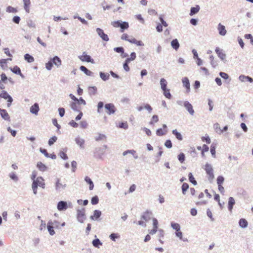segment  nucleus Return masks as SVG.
<instances>
[{
	"instance_id": "1",
	"label": "nucleus",
	"mask_w": 253,
	"mask_h": 253,
	"mask_svg": "<svg viewBox=\"0 0 253 253\" xmlns=\"http://www.w3.org/2000/svg\"><path fill=\"white\" fill-rule=\"evenodd\" d=\"M37 172L36 171H33L31 175V178L33 180L32 188L35 194H37V189L38 186L44 189L45 188V186L44 179L42 176H38L37 177Z\"/></svg>"
},
{
	"instance_id": "2",
	"label": "nucleus",
	"mask_w": 253,
	"mask_h": 253,
	"mask_svg": "<svg viewBox=\"0 0 253 253\" xmlns=\"http://www.w3.org/2000/svg\"><path fill=\"white\" fill-rule=\"evenodd\" d=\"M121 39L129 42L131 43L136 44L137 45L142 46L143 45V43L140 41H137L135 38L131 37L129 38V36L127 34H123L122 35Z\"/></svg>"
},
{
	"instance_id": "3",
	"label": "nucleus",
	"mask_w": 253,
	"mask_h": 253,
	"mask_svg": "<svg viewBox=\"0 0 253 253\" xmlns=\"http://www.w3.org/2000/svg\"><path fill=\"white\" fill-rule=\"evenodd\" d=\"M204 169L208 175V178L210 180H212L214 177L213 169L212 166L209 164H206L205 166Z\"/></svg>"
},
{
	"instance_id": "4",
	"label": "nucleus",
	"mask_w": 253,
	"mask_h": 253,
	"mask_svg": "<svg viewBox=\"0 0 253 253\" xmlns=\"http://www.w3.org/2000/svg\"><path fill=\"white\" fill-rule=\"evenodd\" d=\"M0 98H2L5 100H7L8 107H9L11 106L13 101V99L6 91H1V92L0 93Z\"/></svg>"
},
{
	"instance_id": "5",
	"label": "nucleus",
	"mask_w": 253,
	"mask_h": 253,
	"mask_svg": "<svg viewBox=\"0 0 253 253\" xmlns=\"http://www.w3.org/2000/svg\"><path fill=\"white\" fill-rule=\"evenodd\" d=\"M105 108L106 113L109 114H113L116 111V108L113 103H107L105 105Z\"/></svg>"
},
{
	"instance_id": "6",
	"label": "nucleus",
	"mask_w": 253,
	"mask_h": 253,
	"mask_svg": "<svg viewBox=\"0 0 253 253\" xmlns=\"http://www.w3.org/2000/svg\"><path fill=\"white\" fill-rule=\"evenodd\" d=\"M77 218L80 222H84L85 219V210L84 209L77 211Z\"/></svg>"
},
{
	"instance_id": "7",
	"label": "nucleus",
	"mask_w": 253,
	"mask_h": 253,
	"mask_svg": "<svg viewBox=\"0 0 253 253\" xmlns=\"http://www.w3.org/2000/svg\"><path fill=\"white\" fill-rule=\"evenodd\" d=\"M96 32L98 34V35L99 36V37L102 39V40L104 41H108L109 39L108 38V36L107 35L104 33L103 30H102L100 28H97Z\"/></svg>"
},
{
	"instance_id": "8",
	"label": "nucleus",
	"mask_w": 253,
	"mask_h": 253,
	"mask_svg": "<svg viewBox=\"0 0 253 253\" xmlns=\"http://www.w3.org/2000/svg\"><path fill=\"white\" fill-rule=\"evenodd\" d=\"M79 58L82 61H86L87 62L93 63L94 61L91 58L89 55H88L84 52V54L79 56Z\"/></svg>"
},
{
	"instance_id": "9",
	"label": "nucleus",
	"mask_w": 253,
	"mask_h": 253,
	"mask_svg": "<svg viewBox=\"0 0 253 253\" xmlns=\"http://www.w3.org/2000/svg\"><path fill=\"white\" fill-rule=\"evenodd\" d=\"M68 208L67 204L66 202L60 201L57 205V209L59 211L65 210Z\"/></svg>"
},
{
	"instance_id": "10",
	"label": "nucleus",
	"mask_w": 253,
	"mask_h": 253,
	"mask_svg": "<svg viewBox=\"0 0 253 253\" xmlns=\"http://www.w3.org/2000/svg\"><path fill=\"white\" fill-rule=\"evenodd\" d=\"M0 115L4 120L10 121L9 114L5 110L0 109Z\"/></svg>"
},
{
	"instance_id": "11",
	"label": "nucleus",
	"mask_w": 253,
	"mask_h": 253,
	"mask_svg": "<svg viewBox=\"0 0 253 253\" xmlns=\"http://www.w3.org/2000/svg\"><path fill=\"white\" fill-rule=\"evenodd\" d=\"M184 105L191 115L194 114V111L193 109L192 105L188 101H185L184 103Z\"/></svg>"
},
{
	"instance_id": "12",
	"label": "nucleus",
	"mask_w": 253,
	"mask_h": 253,
	"mask_svg": "<svg viewBox=\"0 0 253 253\" xmlns=\"http://www.w3.org/2000/svg\"><path fill=\"white\" fill-rule=\"evenodd\" d=\"M39 107L38 103H35L33 105H32L30 108V112L31 113L37 115L39 111Z\"/></svg>"
},
{
	"instance_id": "13",
	"label": "nucleus",
	"mask_w": 253,
	"mask_h": 253,
	"mask_svg": "<svg viewBox=\"0 0 253 253\" xmlns=\"http://www.w3.org/2000/svg\"><path fill=\"white\" fill-rule=\"evenodd\" d=\"M70 106L73 110L78 112H80L81 108L80 107V104L78 101H75L71 103Z\"/></svg>"
},
{
	"instance_id": "14",
	"label": "nucleus",
	"mask_w": 253,
	"mask_h": 253,
	"mask_svg": "<svg viewBox=\"0 0 253 253\" xmlns=\"http://www.w3.org/2000/svg\"><path fill=\"white\" fill-rule=\"evenodd\" d=\"M218 30L219 31V34L221 36L225 35L227 32L225 26L220 23L218 24Z\"/></svg>"
},
{
	"instance_id": "15",
	"label": "nucleus",
	"mask_w": 253,
	"mask_h": 253,
	"mask_svg": "<svg viewBox=\"0 0 253 253\" xmlns=\"http://www.w3.org/2000/svg\"><path fill=\"white\" fill-rule=\"evenodd\" d=\"M24 3V8L27 13L30 12V7L31 5L30 0H23Z\"/></svg>"
},
{
	"instance_id": "16",
	"label": "nucleus",
	"mask_w": 253,
	"mask_h": 253,
	"mask_svg": "<svg viewBox=\"0 0 253 253\" xmlns=\"http://www.w3.org/2000/svg\"><path fill=\"white\" fill-rule=\"evenodd\" d=\"M47 228L49 234L51 235H53L55 234V232L53 227V223L51 221H49L48 222Z\"/></svg>"
},
{
	"instance_id": "17",
	"label": "nucleus",
	"mask_w": 253,
	"mask_h": 253,
	"mask_svg": "<svg viewBox=\"0 0 253 253\" xmlns=\"http://www.w3.org/2000/svg\"><path fill=\"white\" fill-rule=\"evenodd\" d=\"M235 204V200L233 197H230L228 200V208L229 211H231L234 205Z\"/></svg>"
},
{
	"instance_id": "18",
	"label": "nucleus",
	"mask_w": 253,
	"mask_h": 253,
	"mask_svg": "<svg viewBox=\"0 0 253 253\" xmlns=\"http://www.w3.org/2000/svg\"><path fill=\"white\" fill-rule=\"evenodd\" d=\"M37 167L42 171H45L47 170V167L41 162L37 163Z\"/></svg>"
},
{
	"instance_id": "19",
	"label": "nucleus",
	"mask_w": 253,
	"mask_h": 253,
	"mask_svg": "<svg viewBox=\"0 0 253 253\" xmlns=\"http://www.w3.org/2000/svg\"><path fill=\"white\" fill-rule=\"evenodd\" d=\"M101 214L100 211L98 210H95L93 212V215L90 216V218L92 220H97Z\"/></svg>"
},
{
	"instance_id": "20",
	"label": "nucleus",
	"mask_w": 253,
	"mask_h": 253,
	"mask_svg": "<svg viewBox=\"0 0 253 253\" xmlns=\"http://www.w3.org/2000/svg\"><path fill=\"white\" fill-rule=\"evenodd\" d=\"M171 46L176 50H177L179 47V43L178 40L175 39L173 40L171 42Z\"/></svg>"
},
{
	"instance_id": "21",
	"label": "nucleus",
	"mask_w": 253,
	"mask_h": 253,
	"mask_svg": "<svg viewBox=\"0 0 253 253\" xmlns=\"http://www.w3.org/2000/svg\"><path fill=\"white\" fill-rule=\"evenodd\" d=\"M51 61L53 64H54L57 67H59L61 65V60L57 56L53 57Z\"/></svg>"
},
{
	"instance_id": "22",
	"label": "nucleus",
	"mask_w": 253,
	"mask_h": 253,
	"mask_svg": "<svg viewBox=\"0 0 253 253\" xmlns=\"http://www.w3.org/2000/svg\"><path fill=\"white\" fill-rule=\"evenodd\" d=\"M215 52L217 54L218 57L222 60H223L225 58V54L223 53L221 50L218 47H216L215 49Z\"/></svg>"
},
{
	"instance_id": "23",
	"label": "nucleus",
	"mask_w": 253,
	"mask_h": 253,
	"mask_svg": "<svg viewBox=\"0 0 253 253\" xmlns=\"http://www.w3.org/2000/svg\"><path fill=\"white\" fill-rule=\"evenodd\" d=\"M213 128L216 133L220 134L223 132V130L221 129L220 125L218 123H216L213 125Z\"/></svg>"
},
{
	"instance_id": "24",
	"label": "nucleus",
	"mask_w": 253,
	"mask_h": 253,
	"mask_svg": "<svg viewBox=\"0 0 253 253\" xmlns=\"http://www.w3.org/2000/svg\"><path fill=\"white\" fill-rule=\"evenodd\" d=\"M172 133L175 136V137L178 140L181 141L182 140L183 138L182 135L180 133L178 132L176 129L173 130Z\"/></svg>"
},
{
	"instance_id": "25",
	"label": "nucleus",
	"mask_w": 253,
	"mask_h": 253,
	"mask_svg": "<svg viewBox=\"0 0 253 253\" xmlns=\"http://www.w3.org/2000/svg\"><path fill=\"white\" fill-rule=\"evenodd\" d=\"M151 214V213L150 212H145L142 216L141 218L145 221H148L150 219Z\"/></svg>"
},
{
	"instance_id": "26",
	"label": "nucleus",
	"mask_w": 253,
	"mask_h": 253,
	"mask_svg": "<svg viewBox=\"0 0 253 253\" xmlns=\"http://www.w3.org/2000/svg\"><path fill=\"white\" fill-rule=\"evenodd\" d=\"M200 10V7L199 5H196V7H193L191 8L190 15H193L199 12Z\"/></svg>"
},
{
	"instance_id": "27",
	"label": "nucleus",
	"mask_w": 253,
	"mask_h": 253,
	"mask_svg": "<svg viewBox=\"0 0 253 253\" xmlns=\"http://www.w3.org/2000/svg\"><path fill=\"white\" fill-rule=\"evenodd\" d=\"M97 92V88L95 86H91L88 88V93L91 95L96 94Z\"/></svg>"
},
{
	"instance_id": "28",
	"label": "nucleus",
	"mask_w": 253,
	"mask_h": 253,
	"mask_svg": "<svg viewBox=\"0 0 253 253\" xmlns=\"http://www.w3.org/2000/svg\"><path fill=\"white\" fill-rule=\"evenodd\" d=\"M240 226L242 228H245L248 226L247 221L244 218H242L239 220V222Z\"/></svg>"
},
{
	"instance_id": "29",
	"label": "nucleus",
	"mask_w": 253,
	"mask_h": 253,
	"mask_svg": "<svg viewBox=\"0 0 253 253\" xmlns=\"http://www.w3.org/2000/svg\"><path fill=\"white\" fill-rule=\"evenodd\" d=\"M24 58L29 63L33 62L34 61V57L28 53L24 55Z\"/></svg>"
},
{
	"instance_id": "30",
	"label": "nucleus",
	"mask_w": 253,
	"mask_h": 253,
	"mask_svg": "<svg viewBox=\"0 0 253 253\" xmlns=\"http://www.w3.org/2000/svg\"><path fill=\"white\" fill-rule=\"evenodd\" d=\"M160 84L162 90L167 88V82L165 79H161L160 81Z\"/></svg>"
},
{
	"instance_id": "31",
	"label": "nucleus",
	"mask_w": 253,
	"mask_h": 253,
	"mask_svg": "<svg viewBox=\"0 0 253 253\" xmlns=\"http://www.w3.org/2000/svg\"><path fill=\"white\" fill-rule=\"evenodd\" d=\"M182 83L183 84V85L188 89H190V84L189 80L187 78H184L182 80Z\"/></svg>"
},
{
	"instance_id": "32",
	"label": "nucleus",
	"mask_w": 253,
	"mask_h": 253,
	"mask_svg": "<svg viewBox=\"0 0 253 253\" xmlns=\"http://www.w3.org/2000/svg\"><path fill=\"white\" fill-rule=\"evenodd\" d=\"M85 180L87 183L89 184V189L92 190L94 187V185L91 179L89 177L86 176L85 177Z\"/></svg>"
},
{
	"instance_id": "33",
	"label": "nucleus",
	"mask_w": 253,
	"mask_h": 253,
	"mask_svg": "<svg viewBox=\"0 0 253 253\" xmlns=\"http://www.w3.org/2000/svg\"><path fill=\"white\" fill-rule=\"evenodd\" d=\"M65 187V185L62 184L59 179H57L56 183V190H60L64 188Z\"/></svg>"
},
{
	"instance_id": "34",
	"label": "nucleus",
	"mask_w": 253,
	"mask_h": 253,
	"mask_svg": "<svg viewBox=\"0 0 253 253\" xmlns=\"http://www.w3.org/2000/svg\"><path fill=\"white\" fill-rule=\"evenodd\" d=\"M76 142L77 143V144L79 145L81 147H84V139L78 137L76 138Z\"/></svg>"
},
{
	"instance_id": "35",
	"label": "nucleus",
	"mask_w": 253,
	"mask_h": 253,
	"mask_svg": "<svg viewBox=\"0 0 253 253\" xmlns=\"http://www.w3.org/2000/svg\"><path fill=\"white\" fill-rule=\"evenodd\" d=\"M167 132V129L163 130L162 128H159L157 130L156 134L158 136H163L166 134Z\"/></svg>"
},
{
	"instance_id": "36",
	"label": "nucleus",
	"mask_w": 253,
	"mask_h": 253,
	"mask_svg": "<svg viewBox=\"0 0 253 253\" xmlns=\"http://www.w3.org/2000/svg\"><path fill=\"white\" fill-rule=\"evenodd\" d=\"M80 70L83 71L86 75L88 76L91 75V72L88 70L85 67L81 66L80 68Z\"/></svg>"
},
{
	"instance_id": "37",
	"label": "nucleus",
	"mask_w": 253,
	"mask_h": 253,
	"mask_svg": "<svg viewBox=\"0 0 253 253\" xmlns=\"http://www.w3.org/2000/svg\"><path fill=\"white\" fill-rule=\"evenodd\" d=\"M120 27L121 28V32H123L124 30L128 28V24L126 22H124L123 23H121Z\"/></svg>"
},
{
	"instance_id": "38",
	"label": "nucleus",
	"mask_w": 253,
	"mask_h": 253,
	"mask_svg": "<svg viewBox=\"0 0 253 253\" xmlns=\"http://www.w3.org/2000/svg\"><path fill=\"white\" fill-rule=\"evenodd\" d=\"M159 121V117L157 115H153L149 124L151 125H154V123L158 122Z\"/></svg>"
},
{
	"instance_id": "39",
	"label": "nucleus",
	"mask_w": 253,
	"mask_h": 253,
	"mask_svg": "<svg viewBox=\"0 0 253 253\" xmlns=\"http://www.w3.org/2000/svg\"><path fill=\"white\" fill-rule=\"evenodd\" d=\"M11 70L16 74L18 75L19 74H21V70L17 66H14L13 68L11 69Z\"/></svg>"
},
{
	"instance_id": "40",
	"label": "nucleus",
	"mask_w": 253,
	"mask_h": 253,
	"mask_svg": "<svg viewBox=\"0 0 253 253\" xmlns=\"http://www.w3.org/2000/svg\"><path fill=\"white\" fill-rule=\"evenodd\" d=\"M164 91V94L165 96V97L168 99H170L171 95L170 93L169 89L168 88H166V89L163 90Z\"/></svg>"
},
{
	"instance_id": "41",
	"label": "nucleus",
	"mask_w": 253,
	"mask_h": 253,
	"mask_svg": "<svg viewBox=\"0 0 253 253\" xmlns=\"http://www.w3.org/2000/svg\"><path fill=\"white\" fill-rule=\"evenodd\" d=\"M100 76L101 78L104 80L106 81L109 79V75L108 74H105L104 73L100 72Z\"/></svg>"
},
{
	"instance_id": "42",
	"label": "nucleus",
	"mask_w": 253,
	"mask_h": 253,
	"mask_svg": "<svg viewBox=\"0 0 253 253\" xmlns=\"http://www.w3.org/2000/svg\"><path fill=\"white\" fill-rule=\"evenodd\" d=\"M189 181L194 185L197 184V181L195 180V178L192 175V173L190 172L188 174Z\"/></svg>"
},
{
	"instance_id": "43",
	"label": "nucleus",
	"mask_w": 253,
	"mask_h": 253,
	"mask_svg": "<svg viewBox=\"0 0 253 253\" xmlns=\"http://www.w3.org/2000/svg\"><path fill=\"white\" fill-rule=\"evenodd\" d=\"M189 188V185L187 183H184L182 185V193L185 195L186 191Z\"/></svg>"
},
{
	"instance_id": "44",
	"label": "nucleus",
	"mask_w": 253,
	"mask_h": 253,
	"mask_svg": "<svg viewBox=\"0 0 253 253\" xmlns=\"http://www.w3.org/2000/svg\"><path fill=\"white\" fill-rule=\"evenodd\" d=\"M6 11L8 12L16 13L17 12V10L16 8L13 7L11 6H8L6 8Z\"/></svg>"
},
{
	"instance_id": "45",
	"label": "nucleus",
	"mask_w": 253,
	"mask_h": 253,
	"mask_svg": "<svg viewBox=\"0 0 253 253\" xmlns=\"http://www.w3.org/2000/svg\"><path fill=\"white\" fill-rule=\"evenodd\" d=\"M209 148L207 145L204 144L203 145L202 153H201L203 157L205 156V154H204L205 152H208L209 151Z\"/></svg>"
},
{
	"instance_id": "46",
	"label": "nucleus",
	"mask_w": 253,
	"mask_h": 253,
	"mask_svg": "<svg viewBox=\"0 0 253 253\" xmlns=\"http://www.w3.org/2000/svg\"><path fill=\"white\" fill-rule=\"evenodd\" d=\"M185 155L183 153H180L178 156V159L181 163H183L185 161Z\"/></svg>"
},
{
	"instance_id": "47",
	"label": "nucleus",
	"mask_w": 253,
	"mask_h": 253,
	"mask_svg": "<svg viewBox=\"0 0 253 253\" xmlns=\"http://www.w3.org/2000/svg\"><path fill=\"white\" fill-rule=\"evenodd\" d=\"M92 244L95 247H98L99 245H102V243L98 239H96L92 241Z\"/></svg>"
},
{
	"instance_id": "48",
	"label": "nucleus",
	"mask_w": 253,
	"mask_h": 253,
	"mask_svg": "<svg viewBox=\"0 0 253 253\" xmlns=\"http://www.w3.org/2000/svg\"><path fill=\"white\" fill-rule=\"evenodd\" d=\"M224 178L222 176H218L217 178V185H222L224 182Z\"/></svg>"
},
{
	"instance_id": "49",
	"label": "nucleus",
	"mask_w": 253,
	"mask_h": 253,
	"mask_svg": "<svg viewBox=\"0 0 253 253\" xmlns=\"http://www.w3.org/2000/svg\"><path fill=\"white\" fill-rule=\"evenodd\" d=\"M136 58V54L135 52H132L130 54V57L129 58H127L126 60L127 62H130V61L133 60Z\"/></svg>"
},
{
	"instance_id": "50",
	"label": "nucleus",
	"mask_w": 253,
	"mask_h": 253,
	"mask_svg": "<svg viewBox=\"0 0 253 253\" xmlns=\"http://www.w3.org/2000/svg\"><path fill=\"white\" fill-rule=\"evenodd\" d=\"M57 138L56 136H53L50 138L48 140V144L51 146L56 141Z\"/></svg>"
},
{
	"instance_id": "51",
	"label": "nucleus",
	"mask_w": 253,
	"mask_h": 253,
	"mask_svg": "<svg viewBox=\"0 0 253 253\" xmlns=\"http://www.w3.org/2000/svg\"><path fill=\"white\" fill-rule=\"evenodd\" d=\"M99 199L97 196H95L92 198L91 203L92 205H96L98 203Z\"/></svg>"
},
{
	"instance_id": "52",
	"label": "nucleus",
	"mask_w": 253,
	"mask_h": 253,
	"mask_svg": "<svg viewBox=\"0 0 253 253\" xmlns=\"http://www.w3.org/2000/svg\"><path fill=\"white\" fill-rule=\"evenodd\" d=\"M165 146L168 148H171L172 146V143L170 140H167L165 143Z\"/></svg>"
},
{
	"instance_id": "53",
	"label": "nucleus",
	"mask_w": 253,
	"mask_h": 253,
	"mask_svg": "<svg viewBox=\"0 0 253 253\" xmlns=\"http://www.w3.org/2000/svg\"><path fill=\"white\" fill-rule=\"evenodd\" d=\"M11 58H7V59H2L0 60V65L1 66H3L4 65L6 64L7 60H11Z\"/></svg>"
},
{
	"instance_id": "54",
	"label": "nucleus",
	"mask_w": 253,
	"mask_h": 253,
	"mask_svg": "<svg viewBox=\"0 0 253 253\" xmlns=\"http://www.w3.org/2000/svg\"><path fill=\"white\" fill-rule=\"evenodd\" d=\"M214 199L215 201L218 202V205L220 206L221 208H222V205L220 202V197L218 194H215L214 195Z\"/></svg>"
},
{
	"instance_id": "55",
	"label": "nucleus",
	"mask_w": 253,
	"mask_h": 253,
	"mask_svg": "<svg viewBox=\"0 0 253 253\" xmlns=\"http://www.w3.org/2000/svg\"><path fill=\"white\" fill-rule=\"evenodd\" d=\"M52 65H53V63H52V61L51 60L46 63L45 67L47 70H50L51 69Z\"/></svg>"
},
{
	"instance_id": "56",
	"label": "nucleus",
	"mask_w": 253,
	"mask_h": 253,
	"mask_svg": "<svg viewBox=\"0 0 253 253\" xmlns=\"http://www.w3.org/2000/svg\"><path fill=\"white\" fill-rule=\"evenodd\" d=\"M9 176L12 179H13V180H14L15 181H17L18 179V177L17 176L16 174L14 172H12V173H10Z\"/></svg>"
},
{
	"instance_id": "57",
	"label": "nucleus",
	"mask_w": 253,
	"mask_h": 253,
	"mask_svg": "<svg viewBox=\"0 0 253 253\" xmlns=\"http://www.w3.org/2000/svg\"><path fill=\"white\" fill-rule=\"evenodd\" d=\"M104 105L103 102L100 101L97 104V111L100 113L101 112V109L103 108Z\"/></svg>"
},
{
	"instance_id": "58",
	"label": "nucleus",
	"mask_w": 253,
	"mask_h": 253,
	"mask_svg": "<svg viewBox=\"0 0 253 253\" xmlns=\"http://www.w3.org/2000/svg\"><path fill=\"white\" fill-rule=\"evenodd\" d=\"M202 140L203 141H206L207 144H210L211 143V139L209 136L202 137Z\"/></svg>"
},
{
	"instance_id": "59",
	"label": "nucleus",
	"mask_w": 253,
	"mask_h": 253,
	"mask_svg": "<svg viewBox=\"0 0 253 253\" xmlns=\"http://www.w3.org/2000/svg\"><path fill=\"white\" fill-rule=\"evenodd\" d=\"M172 227L176 231L179 230L180 229V225L178 223L171 224Z\"/></svg>"
},
{
	"instance_id": "60",
	"label": "nucleus",
	"mask_w": 253,
	"mask_h": 253,
	"mask_svg": "<svg viewBox=\"0 0 253 253\" xmlns=\"http://www.w3.org/2000/svg\"><path fill=\"white\" fill-rule=\"evenodd\" d=\"M119 237V236L115 233H112L110 235V239L114 241H115L116 239L118 238Z\"/></svg>"
},
{
	"instance_id": "61",
	"label": "nucleus",
	"mask_w": 253,
	"mask_h": 253,
	"mask_svg": "<svg viewBox=\"0 0 253 253\" xmlns=\"http://www.w3.org/2000/svg\"><path fill=\"white\" fill-rule=\"evenodd\" d=\"M1 77V81L4 83H6V80H7V78L5 73H2L0 75Z\"/></svg>"
},
{
	"instance_id": "62",
	"label": "nucleus",
	"mask_w": 253,
	"mask_h": 253,
	"mask_svg": "<svg viewBox=\"0 0 253 253\" xmlns=\"http://www.w3.org/2000/svg\"><path fill=\"white\" fill-rule=\"evenodd\" d=\"M119 127L124 129H127L128 128V125L127 122L120 123L119 125Z\"/></svg>"
},
{
	"instance_id": "63",
	"label": "nucleus",
	"mask_w": 253,
	"mask_h": 253,
	"mask_svg": "<svg viewBox=\"0 0 253 253\" xmlns=\"http://www.w3.org/2000/svg\"><path fill=\"white\" fill-rule=\"evenodd\" d=\"M59 155L61 158L64 160H67L68 159L67 154L64 152H60Z\"/></svg>"
},
{
	"instance_id": "64",
	"label": "nucleus",
	"mask_w": 253,
	"mask_h": 253,
	"mask_svg": "<svg viewBox=\"0 0 253 253\" xmlns=\"http://www.w3.org/2000/svg\"><path fill=\"white\" fill-rule=\"evenodd\" d=\"M114 50L118 53H123L124 49L122 47H118L115 48Z\"/></svg>"
}]
</instances>
